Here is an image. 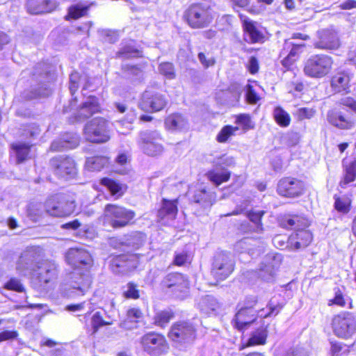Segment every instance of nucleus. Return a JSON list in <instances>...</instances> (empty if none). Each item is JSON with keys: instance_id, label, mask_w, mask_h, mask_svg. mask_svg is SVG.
<instances>
[{"instance_id": "1", "label": "nucleus", "mask_w": 356, "mask_h": 356, "mask_svg": "<svg viewBox=\"0 0 356 356\" xmlns=\"http://www.w3.org/2000/svg\"><path fill=\"white\" fill-rule=\"evenodd\" d=\"M65 259L74 268L71 273L67 296L73 298L85 295L92 284L88 270L92 263L90 253L83 248H72L67 252Z\"/></svg>"}, {"instance_id": "2", "label": "nucleus", "mask_w": 356, "mask_h": 356, "mask_svg": "<svg viewBox=\"0 0 356 356\" xmlns=\"http://www.w3.org/2000/svg\"><path fill=\"white\" fill-rule=\"evenodd\" d=\"M168 336L173 345L180 350H186L197 337V325L192 321H179L174 323Z\"/></svg>"}, {"instance_id": "3", "label": "nucleus", "mask_w": 356, "mask_h": 356, "mask_svg": "<svg viewBox=\"0 0 356 356\" xmlns=\"http://www.w3.org/2000/svg\"><path fill=\"white\" fill-rule=\"evenodd\" d=\"M183 17L190 27L203 29L212 22L213 11L208 2L195 3L184 11Z\"/></svg>"}, {"instance_id": "4", "label": "nucleus", "mask_w": 356, "mask_h": 356, "mask_svg": "<svg viewBox=\"0 0 356 356\" xmlns=\"http://www.w3.org/2000/svg\"><path fill=\"white\" fill-rule=\"evenodd\" d=\"M333 59L324 54L311 56L305 63L303 72L306 76L313 79H321L331 71Z\"/></svg>"}, {"instance_id": "5", "label": "nucleus", "mask_w": 356, "mask_h": 356, "mask_svg": "<svg viewBox=\"0 0 356 356\" xmlns=\"http://www.w3.org/2000/svg\"><path fill=\"white\" fill-rule=\"evenodd\" d=\"M42 249L40 247H28L22 252L16 264L19 274L26 276L32 275L42 262Z\"/></svg>"}, {"instance_id": "6", "label": "nucleus", "mask_w": 356, "mask_h": 356, "mask_svg": "<svg viewBox=\"0 0 356 356\" xmlns=\"http://www.w3.org/2000/svg\"><path fill=\"white\" fill-rule=\"evenodd\" d=\"M58 266L54 261L44 260L38 266L32 275V282L39 290H46L57 277Z\"/></svg>"}, {"instance_id": "7", "label": "nucleus", "mask_w": 356, "mask_h": 356, "mask_svg": "<svg viewBox=\"0 0 356 356\" xmlns=\"http://www.w3.org/2000/svg\"><path fill=\"white\" fill-rule=\"evenodd\" d=\"M268 307H269V312L268 313H265L264 309L259 310H249L237 307L238 310L233 319L234 327L238 330H243L247 325L252 323L258 316L267 318L272 315L275 311L276 314L278 313L279 311L277 309V305H275L272 300L269 301Z\"/></svg>"}, {"instance_id": "8", "label": "nucleus", "mask_w": 356, "mask_h": 356, "mask_svg": "<svg viewBox=\"0 0 356 356\" xmlns=\"http://www.w3.org/2000/svg\"><path fill=\"white\" fill-rule=\"evenodd\" d=\"M86 139L94 143H103L110 139L108 122L102 118H95L84 127Z\"/></svg>"}, {"instance_id": "9", "label": "nucleus", "mask_w": 356, "mask_h": 356, "mask_svg": "<svg viewBox=\"0 0 356 356\" xmlns=\"http://www.w3.org/2000/svg\"><path fill=\"white\" fill-rule=\"evenodd\" d=\"M45 210L49 215L55 217H64L73 213L74 202L70 200L63 194H56L49 197L44 204Z\"/></svg>"}, {"instance_id": "10", "label": "nucleus", "mask_w": 356, "mask_h": 356, "mask_svg": "<svg viewBox=\"0 0 356 356\" xmlns=\"http://www.w3.org/2000/svg\"><path fill=\"white\" fill-rule=\"evenodd\" d=\"M104 213L111 226L115 229L128 225L136 216L132 210L111 204L105 207Z\"/></svg>"}, {"instance_id": "11", "label": "nucleus", "mask_w": 356, "mask_h": 356, "mask_svg": "<svg viewBox=\"0 0 356 356\" xmlns=\"http://www.w3.org/2000/svg\"><path fill=\"white\" fill-rule=\"evenodd\" d=\"M332 325L334 334L339 338L348 339L356 332V318L348 312L335 316Z\"/></svg>"}, {"instance_id": "12", "label": "nucleus", "mask_w": 356, "mask_h": 356, "mask_svg": "<svg viewBox=\"0 0 356 356\" xmlns=\"http://www.w3.org/2000/svg\"><path fill=\"white\" fill-rule=\"evenodd\" d=\"M234 268V262L230 254L221 252L213 257L211 273L217 281H222L231 275Z\"/></svg>"}, {"instance_id": "13", "label": "nucleus", "mask_w": 356, "mask_h": 356, "mask_svg": "<svg viewBox=\"0 0 356 356\" xmlns=\"http://www.w3.org/2000/svg\"><path fill=\"white\" fill-rule=\"evenodd\" d=\"M54 173L59 178L68 180L76 175L74 161L70 156L60 155L50 160Z\"/></svg>"}, {"instance_id": "14", "label": "nucleus", "mask_w": 356, "mask_h": 356, "mask_svg": "<svg viewBox=\"0 0 356 356\" xmlns=\"http://www.w3.org/2000/svg\"><path fill=\"white\" fill-rule=\"evenodd\" d=\"M160 134L156 131H145L140 133L138 145L145 154L156 156L163 152V147Z\"/></svg>"}, {"instance_id": "15", "label": "nucleus", "mask_w": 356, "mask_h": 356, "mask_svg": "<svg viewBox=\"0 0 356 356\" xmlns=\"http://www.w3.org/2000/svg\"><path fill=\"white\" fill-rule=\"evenodd\" d=\"M168 104L165 96L153 90H145L140 99L138 107L145 112H158Z\"/></svg>"}, {"instance_id": "16", "label": "nucleus", "mask_w": 356, "mask_h": 356, "mask_svg": "<svg viewBox=\"0 0 356 356\" xmlns=\"http://www.w3.org/2000/svg\"><path fill=\"white\" fill-rule=\"evenodd\" d=\"M162 284L178 298H183L187 294L189 285L184 275L178 273L168 274Z\"/></svg>"}, {"instance_id": "17", "label": "nucleus", "mask_w": 356, "mask_h": 356, "mask_svg": "<svg viewBox=\"0 0 356 356\" xmlns=\"http://www.w3.org/2000/svg\"><path fill=\"white\" fill-rule=\"evenodd\" d=\"M140 343L145 351L153 355L166 353L169 348L165 337L154 332L145 334L141 338Z\"/></svg>"}, {"instance_id": "18", "label": "nucleus", "mask_w": 356, "mask_h": 356, "mask_svg": "<svg viewBox=\"0 0 356 356\" xmlns=\"http://www.w3.org/2000/svg\"><path fill=\"white\" fill-rule=\"evenodd\" d=\"M216 166L222 168V170L219 171L215 169L208 172V179L215 185L219 186L222 182L227 181L230 177V172L225 169V167L231 166L234 163V159L232 156L226 154L222 155L214 160Z\"/></svg>"}, {"instance_id": "19", "label": "nucleus", "mask_w": 356, "mask_h": 356, "mask_svg": "<svg viewBox=\"0 0 356 356\" xmlns=\"http://www.w3.org/2000/svg\"><path fill=\"white\" fill-rule=\"evenodd\" d=\"M304 182L297 178L287 177L281 179L277 187V191L281 196L296 197L304 193Z\"/></svg>"}, {"instance_id": "20", "label": "nucleus", "mask_w": 356, "mask_h": 356, "mask_svg": "<svg viewBox=\"0 0 356 356\" xmlns=\"http://www.w3.org/2000/svg\"><path fill=\"white\" fill-rule=\"evenodd\" d=\"M341 45L338 33L333 29H324L317 32L314 47L322 50H336Z\"/></svg>"}, {"instance_id": "21", "label": "nucleus", "mask_w": 356, "mask_h": 356, "mask_svg": "<svg viewBox=\"0 0 356 356\" xmlns=\"http://www.w3.org/2000/svg\"><path fill=\"white\" fill-rule=\"evenodd\" d=\"M280 261L279 254L266 256L259 268V277L266 282H273Z\"/></svg>"}, {"instance_id": "22", "label": "nucleus", "mask_w": 356, "mask_h": 356, "mask_svg": "<svg viewBox=\"0 0 356 356\" xmlns=\"http://www.w3.org/2000/svg\"><path fill=\"white\" fill-rule=\"evenodd\" d=\"M138 259L134 254H120L113 257L110 267L115 273H127L137 268Z\"/></svg>"}, {"instance_id": "23", "label": "nucleus", "mask_w": 356, "mask_h": 356, "mask_svg": "<svg viewBox=\"0 0 356 356\" xmlns=\"http://www.w3.org/2000/svg\"><path fill=\"white\" fill-rule=\"evenodd\" d=\"M305 47L304 43L295 44L291 39L285 40L283 49L280 52V56L283 57L282 65L289 69L298 60Z\"/></svg>"}, {"instance_id": "24", "label": "nucleus", "mask_w": 356, "mask_h": 356, "mask_svg": "<svg viewBox=\"0 0 356 356\" xmlns=\"http://www.w3.org/2000/svg\"><path fill=\"white\" fill-rule=\"evenodd\" d=\"M99 112H100V105L98 98L90 95L76 108L74 114L77 120H84Z\"/></svg>"}, {"instance_id": "25", "label": "nucleus", "mask_w": 356, "mask_h": 356, "mask_svg": "<svg viewBox=\"0 0 356 356\" xmlns=\"http://www.w3.org/2000/svg\"><path fill=\"white\" fill-rule=\"evenodd\" d=\"M328 122L333 126L342 129H348L354 124L350 112L337 108L329 111L327 115Z\"/></svg>"}, {"instance_id": "26", "label": "nucleus", "mask_w": 356, "mask_h": 356, "mask_svg": "<svg viewBox=\"0 0 356 356\" xmlns=\"http://www.w3.org/2000/svg\"><path fill=\"white\" fill-rule=\"evenodd\" d=\"M178 200H169L163 198L161 201V207L158 211L157 217L159 221L162 224H167L169 220L175 219L178 209Z\"/></svg>"}, {"instance_id": "27", "label": "nucleus", "mask_w": 356, "mask_h": 356, "mask_svg": "<svg viewBox=\"0 0 356 356\" xmlns=\"http://www.w3.org/2000/svg\"><path fill=\"white\" fill-rule=\"evenodd\" d=\"M353 74L348 71L337 72L331 79V87L335 93H347L350 91V82Z\"/></svg>"}, {"instance_id": "28", "label": "nucleus", "mask_w": 356, "mask_h": 356, "mask_svg": "<svg viewBox=\"0 0 356 356\" xmlns=\"http://www.w3.org/2000/svg\"><path fill=\"white\" fill-rule=\"evenodd\" d=\"M244 40L248 43L263 42L264 35L256 22L245 19L243 21Z\"/></svg>"}, {"instance_id": "29", "label": "nucleus", "mask_w": 356, "mask_h": 356, "mask_svg": "<svg viewBox=\"0 0 356 356\" xmlns=\"http://www.w3.org/2000/svg\"><path fill=\"white\" fill-rule=\"evenodd\" d=\"M312 241V233L309 230L301 229L289 237V244L291 249L298 250L307 247Z\"/></svg>"}, {"instance_id": "30", "label": "nucleus", "mask_w": 356, "mask_h": 356, "mask_svg": "<svg viewBox=\"0 0 356 356\" xmlns=\"http://www.w3.org/2000/svg\"><path fill=\"white\" fill-rule=\"evenodd\" d=\"M55 8L56 3L52 0H28L26 2L27 11L33 15L49 13Z\"/></svg>"}, {"instance_id": "31", "label": "nucleus", "mask_w": 356, "mask_h": 356, "mask_svg": "<svg viewBox=\"0 0 356 356\" xmlns=\"http://www.w3.org/2000/svg\"><path fill=\"white\" fill-rule=\"evenodd\" d=\"M79 144V138L76 134H67L62 138L52 142L51 149L52 151H63L76 147Z\"/></svg>"}, {"instance_id": "32", "label": "nucleus", "mask_w": 356, "mask_h": 356, "mask_svg": "<svg viewBox=\"0 0 356 356\" xmlns=\"http://www.w3.org/2000/svg\"><path fill=\"white\" fill-rule=\"evenodd\" d=\"M165 128L171 131H181L186 128L187 121L180 114L175 113L169 115L165 120Z\"/></svg>"}, {"instance_id": "33", "label": "nucleus", "mask_w": 356, "mask_h": 356, "mask_svg": "<svg viewBox=\"0 0 356 356\" xmlns=\"http://www.w3.org/2000/svg\"><path fill=\"white\" fill-rule=\"evenodd\" d=\"M243 90V88L240 84H232L228 90L222 93L225 98V103L229 106H236L239 102Z\"/></svg>"}, {"instance_id": "34", "label": "nucleus", "mask_w": 356, "mask_h": 356, "mask_svg": "<svg viewBox=\"0 0 356 356\" xmlns=\"http://www.w3.org/2000/svg\"><path fill=\"white\" fill-rule=\"evenodd\" d=\"M282 226L286 229H297V232L305 229V227L309 226V220L303 216H293L284 220L282 222Z\"/></svg>"}, {"instance_id": "35", "label": "nucleus", "mask_w": 356, "mask_h": 356, "mask_svg": "<svg viewBox=\"0 0 356 356\" xmlns=\"http://www.w3.org/2000/svg\"><path fill=\"white\" fill-rule=\"evenodd\" d=\"M11 147L15 154L17 163H22L29 158L31 148L30 145L17 142L13 143Z\"/></svg>"}, {"instance_id": "36", "label": "nucleus", "mask_w": 356, "mask_h": 356, "mask_svg": "<svg viewBox=\"0 0 356 356\" xmlns=\"http://www.w3.org/2000/svg\"><path fill=\"white\" fill-rule=\"evenodd\" d=\"M200 310L204 314H210L211 312L216 311L219 307L217 300L212 296L207 295L202 297L199 303Z\"/></svg>"}, {"instance_id": "37", "label": "nucleus", "mask_w": 356, "mask_h": 356, "mask_svg": "<svg viewBox=\"0 0 356 356\" xmlns=\"http://www.w3.org/2000/svg\"><path fill=\"white\" fill-rule=\"evenodd\" d=\"M343 167L345 175L343 179L340 182V186L343 188L356 179V160L355 159L348 164L343 161Z\"/></svg>"}, {"instance_id": "38", "label": "nucleus", "mask_w": 356, "mask_h": 356, "mask_svg": "<svg viewBox=\"0 0 356 356\" xmlns=\"http://www.w3.org/2000/svg\"><path fill=\"white\" fill-rule=\"evenodd\" d=\"M108 163L105 156H95L86 159L85 167L89 171H100Z\"/></svg>"}, {"instance_id": "39", "label": "nucleus", "mask_w": 356, "mask_h": 356, "mask_svg": "<svg viewBox=\"0 0 356 356\" xmlns=\"http://www.w3.org/2000/svg\"><path fill=\"white\" fill-rule=\"evenodd\" d=\"M265 213L264 211H250L248 213V218L252 224L251 228L257 233H261L264 230L261 218Z\"/></svg>"}, {"instance_id": "40", "label": "nucleus", "mask_w": 356, "mask_h": 356, "mask_svg": "<svg viewBox=\"0 0 356 356\" xmlns=\"http://www.w3.org/2000/svg\"><path fill=\"white\" fill-rule=\"evenodd\" d=\"M211 200V195L204 188L195 191L191 197L193 202L200 204L204 207L211 206L212 204Z\"/></svg>"}, {"instance_id": "41", "label": "nucleus", "mask_w": 356, "mask_h": 356, "mask_svg": "<svg viewBox=\"0 0 356 356\" xmlns=\"http://www.w3.org/2000/svg\"><path fill=\"white\" fill-rule=\"evenodd\" d=\"M89 7L90 5L86 2H79L69 8L68 15L67 17H69L71 19H76L86 15Z\"/></svg>"}, {"instance_id": "42", "label": "nucleus", "mask_w": 356, "mask_h": 356, "mask_svg": "<svg viewBox=\"0 0 356 356\" xmlns=\"http://www.w3.org/2000/svg\"><path fill=\"white\" fill-rule=\"evenodd\" d=\"M273 118L275 122L282 127H288L291 122L289 113L280 106H277L274 108Z\"/></svg>"}, {"instance_id": "43", "label": "nucleus", "mask_w": 356, "mask_h": 356, "mask_svg": "<svg viewBox=\"0 0 356 356\" xmlns=\"http://www.w3.org/2000/svg\"><path fill=\"white\" fill-rule=\"evenodd\" d=\"M101 184L106 186L111 195L121 196L123 193L122 184L107 177L101 179Z\"/></svg>"}, {"instance_id": "44", "label": "nucleus", "mask_w": 356, "mask_h": 356, "mask_svg": "<svg viewBox=\"0 0 356 356\" xmlns=\"http://www.w3.org/2000/svg\"><path fill=\"white\" fill-rule=\"evenodd\" d=\"M174 316L175 314L170 309L160 311L154 316V323L158 326L165 327Z\"/></svg>"}, {"instance_id": "45", "label": "nucleus", "mask_w": 356, "mask_h": 356, "mask_svg": "<svg viewBox=\"0 0 356 356\" xmlns=\"http://www.w3.org/2000/svg\"><path fill=\"white\" fill-rule=\"evenodd\" d=\"M266 334L265 330H258L250 337L246 344L243 346L241 349L246 346L264 344L266 343Z\"/></svg>"}, {"instance_id": "46", "label": "nucleus", "mask_w": 356, "mask_h": 356, "mask_svg": "<svg viewBox=\"0 0 356 356\" xmlns=\"http://www.w3.org/2000/svg\"><path fill=\"white\" fill-rule=\"evenodd\" d=\"M104 311L97 312L93 314L91 323L95 332H96L98 328L102 326L111 325V321H106L104 317Z\"/></svg>"}, {"instance_id": "47", "label": "nucleus", "mask_w": 356, "mask_h": 356, "mask_svg": "<svg viewBox=\"0 0 356 356\" xmlns=\"http://www.w3.org/2000/svg\"><path fill=\"white\" fill-rule=\"evenodd\" d=\"M48 93L49 92L46 89L42 90L40 88L35 90H26L22 93L19 97L22 100L27 101L38 97H44L48 95Z\"/></svg>"}, {"instance_id": "48", "label": "nucleus", "mask_w": 356, "mask_h": 356, "mask_svg": "<svg viewBox=\"0 0 356 356\" xmlns=\"http://www.w3.org/2000/svg\"><path fill=\"white\" fill-rule=\"evenodd\" d=\"M238 129V127H233L230 125L225 126L217 135L216 139L220 143H225Z\"/></svg>"}, {"instance_id": "49", "label": "nucleus", "mask_w": 356, "mask_h": 356, "mask_svg": "<svg viewBox=\"0 0 356 356\" xmlns=\"http://www.w3.org/2000/svg\"><path fill=\"white\" fill-rule=\"evenodd\" d=\"M258 302V297L254 295L248 296L244 300L237 305V307L244 308L249 310H257L254 307Z\"/></svg>"}, {"instance_id": "50", "label": "nucleus", "mask_w": 356, "mask_h": 356, "mask_svg": "<svg viewBox=\"0 0 356 356\" xmlns=\"http://www.w3.org/2000/svg\"><path fill=\"white\" fill-rule=\"evenodd\" d=\"M159 72L168 79L175 78L174 66L171 63H163L159 66Z\"/></svg>"}, {"instance_id": "51", "label": "nucleus", "mask_w": 356, "mask_h": 356, "mask_svg": "<svg viewBox=\"0 0 356 356\" xmlns=\"http://www.w3.org/2000/svg\"><path fill=\"white\" fill-rule=\"evenodd\" d=\"M283 356H310V352L303 346H296L289 348Z\"/></svg>"}, {"instance_id": "52", "label": "nucleus", "mask_w": 356, "mask_h": 356, "mask_svg": "<svg viewBox=\"0 0 356 356\" xmlns=\"http://www.w3.org/2000/svg\"><path fill=\"white\" fill-rule=\"evenodd\" d=\"M123 294L125 298L131 299H138L140 296L137 285L133 282H129L126 285Z\"/></svg>"}, {"instance_id": "53", "label": "nucleus", "mask_w": 356, "mask_h": 356, "mask_svg": "<svg viewBox=\"0 0 356 356\" xmlns=\"http://www.w3.org/2000/svg\"><path fill=\"white\" fill-rule=\"evenodd\" d=\"M4 287L8 290H12L17 292H23L24 291V286L21 281L15 277L10 278L5 284Z\"/></svg>"}, {"instance_id": "54", "label": "nucleus", "mask_w": 356, "mask_h": 356, "mask_svg": "<svg viewBox=\"0 0 356 356\" xmlns=\"http://www.w3.org/2000/svg\"><path fill=\"white\" fill-rule=\"evenodd\" d=\"M316 113V111L312 108L302 107L298 108L296 112V116L298 120H303L305 119L312 118Z\"/></svg>"}, {"instance_id": "55", "label": "nucleus", "mask_w": 356, "mask_h": 356, "mask_svg": "<svg viewBox=\"0 0 356 356\" xmlns=\"http://www.w3.org/2000/svg\"><path fill=\"white\" fill-rule=\"evenodd\" d=\"M80 79L81 77L79 74L76 72H72L70 76L69 89L72 96H74V93L79 87Z\"/></svg>"}, {"instance_id": "56", "label": "nucleus", "mask_w": 356, "mask_h": 356, "mask_svg": "<svg viewBox=\"0 0 356 356\" xmlns=\"http://www.w3.org/2000/svg\"><path fill=\"white\" fill-rule=\"evenodd\" d=\"M251 240L248 238H244L234 245V250L238 253H243L248 252V253L251 250L249 247L250 241Z\"/></svg>"}, {"instance_id": "57", "label": "nucleus", "mask_w": 356, "mask_h": 356, "mask_svg": "<svg viewBox=\"0 0 356 356\" xmlns=\"http://www.w3.org/2000/svg\"><path fill=\"white\" fill-rule=\"evenodd\" d=\"M331 352L334 355H340L349 352L348 347L340 342L331 343Z\"/></svg>"}, {"instance_id": "58", "label": "nucleus", "mask_w": 356, "mask_h": 356, "mask_svg": "<svg viewBox=\"0 0 356 356\" xmlns=\"http://www.w3.org/2000/svg\"><path fill=\"white\" fill-rule=\"evenodd\" d=\"M126 317L138 323V319L143 317V312L139 308H130L127 312Z\"/></svg>"}, {"instance_id": "59", "label": "nucleus", "mask_w": 356, "mask_h": 356, "mask_svg": "<svg viewBox=\"0 0 356 356\" xmlns=\"http://www.w3.org/2000/svg\"><path fill=\"white\" fill-rule=\"evenodd\" d=\"M340 104L342 106H346L350 109V114L352 113H356V100L352 97H343L341 99Z\"/></svg>"}, {"instance_id": "60", "label": "nucleus", "mask_w": 356, "mask_h": 356, "mask_svg": "<svg viewBox=\"0 0 356 356\" xmlns=\"http://www.w3.org/2000/svg\"><path fill=\"white\" fill-rule=\"evenodd\" d=\"M247 92L245 95L246 100L250 104H256L259 100V97L255 91L253 90L252 86L248 85Z\"/></svg>"}, {"instance_id": "61", "label": "nucleus", "mask_w": 356, "mask_h": 356, "mask_svg": "<svg viewBox=\"0 0 356 356\" xmlns=\"http://www.w3.org/2000/svg\"><path fill=\"white\" fill-rule=\"evenodd\" d=\"M18 332L15 330H4L0 332V343L7 340H13L17 337Z\"/></svg>"}, {"instance_id": "62", "label": "nucleus", "mask_w": 356, "mask_h": 356, "mask_svg": "<svg viewBox=\"0 0 356 356\" xmlns=\"http://www.w3.org/2000/svg\"><path fill=\"white\" fill-rule=\"evenodd\" d=\"M247 67L248 71L252 74L257 73L259 70V62L257 58L255 56H251L247 64Z\"/></svg>"}, {"instance_id": "63", "label": "nucleus", "mask_w": 356, "mask_h": 356, "mask_svg": "<svg viewBox=\"0 0 356 356\" xmlns=\"http://www.w3.org/2000/svg\"><path fill=\"white\" fill-rule=\"evenodd\" d=\"M236 122L249 128L251 124L250 117L248 114H240L236 116Z\"/></svg>"}, {"instance_id": "64", "label": "nucleus", "mask_w": 356, "mask_h": 356, "mask_svg": "<svg viewBox=\"0 0 356 356\" xmlns=\"http://www.w3.org/2000/svg\"><path fill=\"white\" fill-rule=\"evenodd\" d=\"M334 293L335 296L332 300V302L339 306H344L346 302L343 299L342 292L340 291L339 288L334 289Z\"/></svg>"}]
</instances>
